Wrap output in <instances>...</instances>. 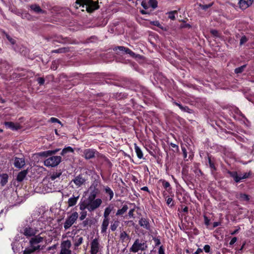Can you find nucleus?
I'll use <instances>...</instances> for the list:
<instances>
[{"label": "nucleus", "mask_w": 254, "mask_h": 254, "mask_svg": "<svg viewBox=\"0 0 254 254\" xmlns=\"http://www.w3.org/2000/svg\"><path fill=\"white\" fill-rule=\"evenodd\" d=\"M175 104L178 106L180 108V109H181L182 111H187V110L189 109V108L187 107H183V106H182L179 103H175Z\"/></svg>", "instance_id": "42"}, {"label": "nucleus", "mask_w": 254, "mask_h": 254, "mask_svg": "<svg viewBox=\"0 0 254 254\" xmlns=\"http://www.w3.org/2000/svg\"><path fill=\"white\" fill-rule=\"evenodd\" d=\"M237 199L240 201H248L250 199L249 196L244 193H238L236 195Z\"/></svg>", "instance_id": "22"}, {"label": "nucleus", "mask_w": 254, "mask_h": 254, "mask_svg": "<svg viewBox=\"0 0 254 254\" xmlns=\"http://www.w3.org/2000/svg\"><path fill=\"white\" fill-rule=\"evenodd\" d=\"M134 149L137 157L139 159L143 158V153L140 148L136 144H134Z\"/></svg>", "instance_id": "27"}, {"label": "nucleus", "mask_w": 254, "mask_h": 254, "mask_svg": "<svg viewBox=\"0 0 254 254\" xmlns=\"http://www.w3.org/2000/svg\"><path fill=\"white\" fill-rule=\"evenodd\" d=\"M37 81L40 85H42L44 83L45 80L43 78L40 77L38 78Z\"/></svg>", "instance_id": "49"}, {"label": "nucleus", "mask_w": 254, "mask_h": 254, "mask_svg": "<svg viewBox=\"0 0 254 254\" xmlns=\"http://www.w3.org/2000/svg\"><path fill=\"white\" fill-rule=\"evenodd\" d=\"M254 2V0H239L238 5L239 8L244 10L250 7Z\"/></svg>", "instance_id": "9"}, {"label": "nucleus", "mask_w": 254, "mask_h": 254, "mask_svg": "<svg viewBox=\"0 0 254 254\" xmlns=\"http://www.w3.org/2000/svg\"><path fill=\"white\" fill-rule=\"evenodd\" d=\"M175 104L178 106L180 108V109H181L182 111H187V110L189 109V108L187 107H183V106H182L179 103H175Z\"/></svg>", "instance_id": "43"}, {"label": "nucleus", "mask_w": 254, "mask_h": 254, "mask_svg": "<svg viewBox=\"0 0 254 254\" xmlns=\"http://www.w3.org/2000/svg\"><path fill=\"white\" fill-rule=\"evenodd\" d=\"M237 241V238L236 237L233 238L231 239V241L230 242L229 245L230 246L234 245L236 242Z\"/></svg>", "instance_id": "51"}, {"label": "nucleus", "mask_w": 254, "mask_h": 254, "mask_svg": "<svg viewBox=\"0 0 254 254\" xmlns=\"http://www.w3.org/2000/svg\"><path fill=\"white\" fill-rule=\"evenodd\" d=\"M100 247L98 239H94L91 243V254H97L100 251Z\"/></svg>", "instance_id": "10"}, {"label": "nucleus", "mask_w": 254, "mask_h": 254, "mask_svg": "<svg viewBox=\"0 0 254 254\" xmlns=\"http://www.w3.org/2000/svg\"><path fill=\"white\" fill-rule=\"evenodd\" d=\"M148 4L149 7H151L153 9L157 7V1L156 0H149Z\"/></svg>", "instance_id": "34"}, {"label": "nucleus", "mask_w": 254, "mask_h": 254, "mask_svg": "<svg viewBox=\"0 0 254 254\" xmlns=\"http://www.w3.org/2000/svg\"><path fill=\"white\" fill-rule=\"evenodd\" d=\"M81 211L80 213V217L79 219L80 220L82 221L87 216V212L86 211L84 210H81Z\"/></svg>", "instance_id": "36"}, {"label": "nucleus", "mask_w": 254, "mask_h": 254, "mask_svg": "<svg viewBox=\"0 0 254 254\" xmlns=\"http://www.w3.org/2000/svg\"><path fill=\"white\" fill-rule=\"evenodd\" d=\"M246 65H243L240 67H239L238 68H236L235 69V73H240L241 72H242L245 68L246 67Z\"/></svg>", "instance_id": "37"}, {"label": "nucleus", "mask_w": 254, "mask_h": 254, "mask_svg": "<svg viewBox=\"0 0 254 254\" xmlns=\"http://www.w3.org/2000/svg\"><path fill=\"white\" fill-rule=\"evenodd\" d=\"M120 239L122 242H125L129 239V237L126 232L123 231L120 234Z\"/></svg>", "instance_id": "32"}, {"label": "nucleus", "mask_w": 254, "mask_h": 254, "mask_svg": "<svg viewBox=\"0 0 254 254\" xmlns=\"http://www.w3.org/2000/svg\"><path fill=\"white\" fill-rule=\"evenodd\" d=\"M239 229H236L235 230V231L231 232V234L232 235H235L236 234H237V233H238L239 231Z\"/></svg>", "instance_id": "60"}, {"label": "nucleus", "mask_w": 254, "mask_h": 254, "mask_svg": "<svg viewBox=\"0 0 254 254\" xmlns=\"http://www.w3.org/2000/svg\"><path fill=\"white\" fill-rule=\"evenodd\" d=\"M85 182V180L81 176H78L72 181L76 186L78 188L81 186Z\"/></svg>", "instance_id": "16"}, {"label": "nucleus", "mask_w": 254, "mask_h": 254, "mask_svg": "<svg viewBox=\"0 0 254 254\" xmlns=\"http://www.w3.org/2000/svg\"><path fill=\"white\" fill-rule=\"evenodd\" d=\"M141 5L145 10L147 9L149 7L148 1H142L141 2Z\"/></svg>", "instance_id": "40"}, {"label": "nucleus", "mask_w": 254, "mask_h": 254, "mask_svg": "<svg viewBox=\"0 0 254 254\" xmlns=\"http://www.w3.org/2000/svg\"><path fill=\"white\" fill-rule=\"evenodd\" d=\"M31 9L37 13H44V11L37 4H32L30 5Z\"/></svg>", "instance_id": "26"}, {"label": "nucleus", "mask_w": 254, "mask_h": 254, "mask_svg": "<svg viewBox=\"0 0 254 254\" xmlns=\"http://www.w3.org/2000/svg\"><path fill=\"white\" fill-rule=\"evenodd\" d=\"M75 6L76 8L81 7L83 8V9H82L83 11L85 8L89 12H91L98 8L97 3L89 0H76Z\"/></svg>", "instance_id": "3"}, {"label": "nucleus", "mask_w": 254, "mask_h": 254, "mask_svg": "<svg viewBox=\"0 0 254 254\" xmlns=\"http://www.w3.org/2000/svg\"><path fill=\"white\" fill-rule=\"evenodd\" d=\"M97 152L91 149H87L84 151V156L86 159H90L95 157Z\"/></svg>", "instance_id": "13"}, {"label": "nucleus", "mask_w": 254, "mask_h": 254, "mask_svg": "<svg viewBox=\"0 0 254 254\" xmlns=\"http://www.w3.org/2000/svg\"><path fill=\"white\" fill-rule=\"evenodd\" d=\"M175 104L178 106L180 108V109H181L182 111H187V110L189 109V108L187 107H183V106H182L179 103H175Z\"/></svg>", "instance_id": "44"}, {"label": "nucleus", "mask_w": 254, "mask_h": 254, "mask_svg": "<svg viewBox=\"0 0 254 254\" xmlns=\"http://www.w3.org/2000/svg\"><path fill=\"white\" fill-rule=\"evenodd\" d=\"M35 223L32 224L30 225H26L23 227L20 230V233L24 235L27 238L35 237L38 234H40L39 229L41 228L37 227Z\"/></svg>", "instance_id": "4"}, {"label": "nucleus", "mask_w": 254, "mask_h": 254, "mask_svg": "<svg viewBox=\"0 0 254 254\" xmlns=\"http://www.w3.org/2000/svg\"><path fill=\"white\" fill-rule=\"evenodd\" d=\"M133 209L130 210L129 212H128V215L129 216H133Z\"/></svg>", "instance_id": "61"}, {"label": "nucleus", "mask_w": 254, "mask_h": 254, "mask_svg": "<svg viewBox=\"0 0 254 254\" xmlns=\"http://www.w3.org/2000/svg\"><path fill=\"white\" fill-rule=\"evenodd\" d=\"M158 254H165L164 250L163 248V246H160L159 251Z\"/></svg>", "instance_id": "55"}, {"label": "nucleus", "mask_w": 254, "mask_h": 254, "mask_svg": "<svg viewBox=\"0 0 254 254\" xmlns=\"http://www.w3.org/2000/svg\"><path fill=\"white\" fill-rule=\"evenodd\" d=\"M153 240H154L156 246H158L160 244V241L159 239L157 238H153Z\"/></svg>", "instance_id": "53"}, {"label": "nucleus", "mask_w": 254, "mask_h": 254, "mask_svg": "<svg viewBox=\"0 0 254 254\" xmlns=\"http://www.w3.org/2000/svg\"><path fill=\"white\" fill-rule=\"evenodd\" d=\"M140 12L143 14H146L148 13V12H147L145 10H141Z\"/></svg>", "instance_id": "64"}, {"label": "nucleus", "mask_w": 254, "mask_h": 254, "mask_svg": "<svg viewBox=\"0 0 254 254\" xmlns=\"http://www.w3.org/2000/svg\"><path fill=\"white\" fill-rule=\"evenodd\" d=\"M248 41V38L246 36L244 35L241 37L240 39V45L242 46L245 44Z\"/></svg>", "instance_id": "38"}, {"label": "nucleus", "mask_w": 254, "mask_h": 254, "mask_svg": "<svg viewBox=\"0 0 254 254\" xmlns=\"http://www.w3.org/2000/svg\"><path fill=\"white\" fill-rule=\"evenodd\" d=\"M83 238L79 235L76 236L73 239L74 246L75 248L78 247L83 243Z\"/></svg>", "instance_id": "21"}, {"label": "nucleus", "mask_w": 254, "mask_h": 254, "mask_svg": "<svg viewBox=\"0 0 254 254\" xmlns=\"http://www.w3.org/2000/svg\"><path fill=\"white\" fill-rule=\"evenodd\" d=\"M167 203L168 205H173V199L171 197H168L167 199Z\"/></svg>", "instance_id": "52"}, {"label": "nucleus", "mask_w": 254, "mask_h": 254, "mask_svg": "<svg viewBox=\"0 0 254 254\" xmlns=\"http://www.w3.org/2000/svg\"><path fill=\"white\" fill-rule=\"evenodd\" d=\"M141 189L144 191H149L148 188L147 187H143Z\"/></svg>", "instance_id": "62"}, {"label": "nucleus", "mask_w": 254, "mask_h": 254, "mask_svg": "<svg viewBox=\"0 0 254 254\" xmlns=\"http://www.w3.org/2000/svg\"><path fill=\"white\" fill-rule=\"evenodd\" d=\"M114 208V207L113 205L110 204L109 206H108L105 209V211H104V214H103L104 217L107 218H109V216L110 214L111 213V212L113 210Z\"/></svg>", "instance_id": "20"}, {"label": "nucleus", "mask_w": 254, "mask_h": 254, "mask_svg": "<svg viewBox=\"0 0 254 254\" xmlns=\"http://www.w3.org/2000/svg\"><path fill=\"white\" fill-rule=\"evenodd\" d=\"M119 225V222L118 221H115L113 222L110 226L111 229L112 231H115Z\"/></svg>", "instance_id": "33"}, {"label": "nucleus", "mask_w": 254, "mask_h": 254, "mask_svg": "<svg viewBox=\"0 0 254 254\" xmlns=\"http://www.w3.org/2000/svg\"><path fill=\"white\" fill-rule=\"evenodd\" d=\"M61 175V173L60 172H54L53 174L49 175L47 177V179L48 180L49 182L52 183L53 182H54L57 179L59 178Z\"/></svg>", "instance_id": "17"}, {"label": "nucleus", "mask_w": 254, "mask_h": 254, "mask_svg": "<svg viewBox=\"0 0 254 254\" xmlns=\"http://www.w3.org/2000/svg\"><path fill=\"white\" fill-rule=\"evenodd\" d=\"M62 158L59 156L50 157L44 161V165L47 167H56L61 162Z\"/></svg>", "instance_id": "7"}, {"label": "nucleus", "mask_w": 254, "mask_h": 254, "mask_svg": "<svg viewBox=\"0 0 254 254\" xmlns=\"http://www.w3.org/2000/svg\"><path fill=\"white\" fill-rule=\"evenodd\" d=\"M212 5V4H204V5H201L200 7L203 9H206L210 7Z\"/></svg>", "instance_id": "48"}, {"label": "nucleus", "mask_w": 254, "mask_h": 254, "mask_svg": "<svg viewBox=\"0 0 254 254\" xmlns=\"http://www.w3.org/2000/svg\"><path fill=\"white\" fill-rule=\"evenodd\" d=\"M139 224L141 227H143L146 229L148 230L149 229V223L145 218H141L139 221Z\"/></svg>", "instance_id": "24"}, {"label": "nucleus", "mask_w": 254, "mask_h": 254, "mask_svg": "<svg viewBox=\"0 0 254 254\" xmlns=\"http://www.w3.org/2000/svg\"><path fill=\"white\" fill-rule=\"evenodd\" d=\"M97 193V191H93L86 200L80 201L78 204L79 209L84 210L87 209L89 211L92 212L99 207L102 200L100 198L95 199Z\"/></svg>", "instance_id": "2"}, {"label": "nucleus", "mask_w": 254, "mask_h": 254, "mask_svg": "<svg viewBox=\"0 0 254 254\" xmlns=\"http://www.w3.org/2000/svg\"><path fill=\"white\" fill-rule=\"evenodd\" d=\"M210 246L208 245H206L204 246L203 248V250L206 253H208L210 251Z\"/></svg>", "instance_id": "54"}, {"label": "nucleus", "mask_w": 254, "mask_h": 254, "mask_svg": "<svg viewBox=\"0 0 254 254\" xmlns=\"http://www.w3.org/2000/svg\"><path fill=\"white\" fill-rule=\"evenodd\" d=\"M177 13V12L176 11H171L168 13V17L170 19L174 20L175 19V14Z\"/></svg>", "instance_id": "39"}, {"label": "nucleus", "mask_w": 254, "mask_h": 254, "mask_svg": "<svg viewBox=\"0 0 254 254\" xmlns=\"http://www.w3.org/2000/svg\"><path fill=\"white\" fill-rule=\"evenodd\" d=\"M229 173L230 174L231 176L233 178V179L236 182H239L242 179L247 178L249 176L248 174H247V173H245L243 175V174L238 175L237 174V173L236 172H229Z\"/></svg>", "instance_id": "11"}, {"label": "nucleus", "mask_w": 254, "mask_h": 254, "mask_svg": "<svg viewBox=\"0 0 254 254\" xmlns=\"http://www.w3.org/2000/svg\"><path fill=\"white\" fill-rule=\"evenodd\" d=\"M8 176L6 174H3L0 175V184L4 186L7 182Z\"/></svg>", "instance_id": "28"}, {"label": "nucleus", "mask_w": 254, "mask_h": 254, "mask_svg": "<svg viewBox=\"0 0 254 254\" xmlns=\"http://www.w3.org/2000/svg\"><path fill=\"white\" fill-rule=\"evenodd\" d=\"M105 191L106 193L109 195V200H111L113 198L114 192L109 187L107 186L105 188Z\"/></svg>", "instance_id": "29"}, {"label": "nucleus", "mask_w": 254, "mask_h": 254, "mask_svg": "<svg viewBox=\"0 0 254 254\" xmlns=\"http://www.w3.org/2000/svg\"><path fill=\"white\" fill-rule=\"evenodd\" d=\"M27 170H23L19 172L17 177V180L18 182L22 181L27 174Z\"/></svg>", "instance_id": "23"}, {"label": "nucleus", "mask_w": 254, "mask_h": 254, "mask_svg": "<svg viewBox=\"0 0 254 254\" xmlns=\"http://www.w3.org/2000/svg\"><path fill=\"white\" fill-rule=\"evenodd\" d=\"M79 198V195H78V194H77L76 195H73L71 197H70L68 199V201H67L68 207H70L74 206L76 204Z\"/></svg>", "instance_id": "15"}, {"label": "nucleus", "mask_w": 254, "mask_h": 254, "mask_svg": "<svg viewBox=\"0 0 254 254\" xmlns=\"http://www.w3.org/2000/svg\"><path fill=\"white\" fill-rule=\"evenodd\" d=\"M208 161L210 167L212 169H215L214 164L211 162L209 158H208Z\"/></svg>", "instance_id": "56"}, {"label": "nucleus", "mask_w": 254, "mask_h": 254, "mask_svg": "<svg viewBox=\"0 0 254 254\" xmlns=\"http://www.w3.org/2000/svg\"><path fill=\"white\" fill-rule=\"evenodd\" d=\"M183 153V156L185 159H186L187 157V152L186 148L184 146L181 147Z\"/></svg>", "instance_id": "45"}, {"label": "nucleus", "mask_w": 254, "mask_h": 254, "mask_svg": "<svg viewBox=\"0 0 254 254\" xmlns=\"http://www.w3.org/2000/svg\"><path fill=\"white\" fill-rule=\"evenodd\" d=\"M119 50L121 51H125L127 54H129L130 56L133 57L135 56V54L132 51H131L128 48H126L123 46H119L114 49L115 51H117V50Z\"/></svg>", "instance_id": "18"}, {"label": "nucleus", "mask_w": 254, "mask_h": 254, "mask_svg": "<svg viewBox=\"0 0 254 254\" xmlns=\"http://www.w3.org/2000/svg\"><path fill=\"white\" fill-rule=\"evenodd\" d=\"M204 218L205 224L206 225H208L209 224V219L207 217H206V216H204Z\"/></svg>", "instance_id": "58"}, {"label": "nucleus", "mask_w": 254, "mask_h": 254, "mask_svg": "<svg viewBox=\"0 0 254 254\" xmlns=\"http://www.w3.org/2000/svg\"><path fill=\"white\" fill-rule=\"evenodd\" d=\"M4 125L6 128L11 129L13 130H16L20 128V126L19 124L14 123L11 122H6L4 123Z\"/></svg>", "instance_id": "14"}, {"label": "nucleus", "mask_w": 254, "mask_h": 254, "mask_svg": "<svg viewBox=\"0 0 254 254\" xmlns=\"http://www.w3.org/2000/svg\"><path fill=\"white\" fill-rule=\"evenodd\" d=\"M71 244L70 241L65 240L62 242L60 246L59 254H72L70 248Z\"/></svg>", "instance_id": "8"}, {"label": "nucleus", "mask_w": 254, "mask_h": 254, "mask_svg": "<svg viewBox=\"0 0 254 254\" xmlns=\"http://www.w3.org/2000/svg\"><path fill=\"white\" fill-rule=\"evenodd\" d=\"M183 211L184 212L187 213L188 211V207H187V206L183 208Z\"/></svg>", "instance_id": "63"}, {"label": "nucleus", "mask_w": 254, "mask_h": 254, "mask_svg": "<svg viewBox=\"0 0 254 254\" xmlns=\"http://www.w3.org/2000/svg\"><path fill=\"white\" fill-rule=\"evenodd\" d=\"M109 224V218H104L101 225V233H104L106 232L108 226Z\"/></svg>", "instance_id": "19"}, {"label": "nucleus", "mask_w": 254, "mask_h": 254, "mask_svg": "<svg viewBox=\"0 0 254 254\" xmlns=\"http://www.w3.org/2000/svg\"><path fill=\"white\" fill-rule=\"evenodd\" d=\"M202 252V250L201 249L198 248L196 250L195 252H194L193 254H199L200 253Z\"/></svg>", "instance_id": "59"}, {"label": "nucleus", "mask_w": 254, "mask_h": 254, "mask_svg": "<svg viewBox=\"0 0 254 254\" xmlns=\"http://www.w3.org/2000/svg\"><path fill=\"white\" fill-rule=\"evenodd\" d=\"M152 23L155 26L160 27L161 25L158 21H153L152 22Z\"/></svg>", "instance_id": "57"}, {"label": "nucleus", "mask_w": 254, "mask_h": 254, "mask_svg": "<svg viewBox=\"0 0 254 254\" xmlns=\"http://www.w3.org/2000/svg\"><path fill=\"white\" fill-rule=\"evenodd\" d=\"M59 150H48L46 151L41 152L39 153L40 156L47 157L50 156L53 154H55Z\"/></svg>", "instance_id": "25"}, {"label": "nucleus", "mask_w": 254, "mask_h": 254, "mask_svg": "<svg viewBox=\"0 0 254 254\" xmlns=\"http://www.w3.org/2000/svg\"><path fill=\"white\" fill-rule=\"evenodd\" d=\"M162 185L164 188L168 192H169V193H171L172 192V188L170 187V184L169 182L164 180L162 181Z\"/></svg>", "instance_id": "30"}, {"label": "nucleus", "mask_w": 254, "mask_h": 254, "mask_svg": "<svg viewBox=\"0 0 254 254\" xmlns=\"http://www.w3.org/2000/svg\"><path fill=\"white\" fill-rule=\"evenodd\" d=\"M50 121L52 123H58L59 124H61V122L57 118L52 117L50 119Z\"/></svg>", "instance_id": "50"}, {"label": "nucleus", "mask_w": 254, "mask_h": 254, "mask_svg": "<svg viewBox=\"0 0 254 254\" xmlns=\"http://www.w3.org/2000/svg\"><path fill=\"white\" fill-rule=\"evenodd\" d=\"M128 209V206L127 205H125L123 207L119 210H118L116 215H121L125 213Z\"/></svg>", "instance_id": "31"}, {"label": "nucleus", "mask_w": 254, "mask_h": 254, "mask_svg": "<svg viewBox=\"0 0 254 254\" xmlns=\"http://www.w3.org/2000/svg\"><path fill=\"white\" fill-rule=\"evenodd\" d=\"M78 213L76 211L72 212L68 215L64 224V227L65 230L69 229L74 223H75L78 218Z\"/></svg>", "instance_id": "6"}, {"label": "nucleus", "mask_w": 254, "mask_h": 254, "mask_svg": "<svg viewBox=\"0 0 254 254\" xmlns=\"http://www.w3.org/2000/svg\"><path fill=\"white\" fill-rule=\"evenodd\" d=\"M147 248L146 243L144 240L136 239L130 249V251L136 253L139 251H144Z\"/></svg>", "instance_id": "5"}, {"label": "nucleus", "mask_w": 254, "mask_h": 254, "mask_svg": "<svg viewBox=\"0 0 254 254\" xmlns=\"http://www.w3.org/2000/svg\"><path fill=\"white\" fill-rule=\"evenodd\" d=\"M210 32L213 35L216 37L219 36L218 31L216 30H211Z\"/></svg>", "instance_id": "47"}, {"label": "nucleus", "mask_w": 254, "mask_h": 254, "mask_svg": "<svg viewBox=\"0 0 254 254\" xmlns=\"http://www.w3.org/2000/svg\"><path fill=\"white\" fill-rule=\"evenodd\" d=\"M175 104L178 106L180 108V109H181L182 111H187V110L189 109V108L187 107H183V106H182L179 103H175Z\"/></svg>", "instance_id": "41"}, {"label": "nucleus", "mask_w": 254, "mask_h": 254, "mask_svg": "<svg viewBox=\"0 0 254 254\" xmlns=\"http://www.w3.org/2000/svg\"><path fill=\"white\" fill-rule=\"evenodd\" d=\"M6 38L7 39V40L12 44H14L15 43V40L13 39H12L11 37H10V36L8 35H6Z\"/></svg>", "instance_id": "46"}, {"label": "nucleus", "mask_w": 254, "mask_h": 254, "mask_svg": "<svg viewBox=\"0 0 254 254\" xmlns=\"http://www.w3.org/2000/svg\"><path fill=\"white\" fill-rule=\"evenodd\" d=\"M25 165V161L24 158L15 157L14 159V165L17 168H22Z\"/></svg>", "instance_id": "12"}, {"label": "nucleus", "mask_w": 254, "mask_h": 254, "mask_svg": "<svg viewBox=\"0 0 254 254\" xmlns=\"http://www.w3.org/2000/svg\"><path fill=\"white\" fill-rule=\"evenodd\" d=\"M46 241V237L42 233L31 238L28 245L23 251V254H32L36 251L42 249Z\"/></svg>", "instance_id": "1"}, {"label": "nucleus", "mask_w": 254, "mask_h": 254, "mask_svg": "<svg viewBox=\"0 0 254 254\" xmlns=\"http://www.w3.org/2000/svg\"><path fill=\"white\" fill-rule=\"evenodd\" d=\"M73 152V149L71 147L68 146L67 147H66V148H64L62 150V151L61 152V155H64V154H65L67 152Z\"/></svg>", "instance_id": "35"}]
</instances>
